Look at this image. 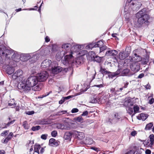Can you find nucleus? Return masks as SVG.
<instances>
[{"label":"nucleus","mask_w":154,"mask_h":154,"mask_svg":"<svg viewBox=\"0 0 154 154\" xmlns=\"http://www.w3.org/2000/svg\"><path fill=\"white\" fill-rule=\"evenodd\" d=\"M92 74L91 75V77L92 78V79H91V82L95 78V76L96 75V72L95 70H93L92 71Z\"/></svg>","instance_id":"obj_47"},{"label":"nucleus","mask_w":154,"mask_h":154,"mask_svg":"<svg viewBox=\"0 0 154 154\" xmlns=\"http://www.w3.org/2000/svg\"><path fill=\"white\" fill-rule=\"evenodd\" d=\"M95 44L96 47H99L100 48V47L104 45L103 40L98 41L97 42L95 43Z\"/></svg>","instance_id":"obj_34"},{"label":"nucleus","mask_w":154,"mask_h":154,"mask_svg":"<svg viewBox=\"0 0 154 154\" xmlns=\"http://www.w3.org/2000/svg\"><path fill=\"white\" fill-rule=\"evenodd\" d=\"M144 74L143 73H141L137 77V78L138 79H141L144 76Z\"/></svg>","instance_id":"obj_63"},{"label":"nucleus","mask_w":154,"mask_h":154,"mask_svg":"<svg viewBox=\"0 0 154 154\" xmlns=\"http://www.w3.org/2000/svg\"><path fill=\"white\" fill-rule=\"evenodd\" d=\"M154 102V98H152L150 100H149L148 103L150 104H152Z\"/></svg>","instance_id":"obj_60"},{"label":"nucleus","mask_w":154,"mask_h":154,"mask_svg":"<svg viewBox=\"0 0 154 154\" xmlns=\"http://www.w3.org/2000/svg\"><path fill=\"white\" fill-rule=\"evenodd\" d=\"M23 73V72L21 70H18L12 75V78L14 79H16L19 77L22 78Z\"/></svg>","instance_id":"obj_10"},{"label":"nucleus","mask_w":154,"mask_h":154,"mask_svg":"<svg viewBox=\"0 0 154 154\" xmlns=\"http://www.w3.org/2000/svg\"><path fill=\"white\" fill-rule=\"evenodd\" d=\"M74 120L75 121L80 122H82L83 121V119L81 116L74 119Z\"/></svg>","instance_id":"obj_39"},{"label":"nucleus","mask_w":154,"mask_h":154,"mask_svg":"<svg viewBox=\"0 0 154 154\" xmlns=\"http://www.w3.org/2000/svg\"><path fill=\"white\" fill-rule=\"evenodd\" d=\"M51 91H50L48 92H47L46 94H43L42 95H40L38 97V98H42L44 97H45L48 96L50 93H51Z\"/></svg>","instance_id":"obj_49"},{"label":"nucleus","mask_w":154,"mask_h":154,"mask_svg":"<svg viewBox=\"0 0 154 154\" xmlns=\"http://www.w3.org/2000/svg\"><path fill=\"white\" fill-rule=\"evenodd\" d=\"M121 72V69H118L116 72H111L109 71L108 74V77L109 78L112 79L113 78L119 75Z\"/></svg>","instance_id":"obj_9"},{"label":"nucleus","mask_w":154,"mask_h":154,"mask_svg":"<svg viewBox=\"0 0 154 154\" xmlns=\"http://www.w3.org/2000/svg\"><path fill=\"white\" fill-rule=\"evenodd\" d=\"M111 116V118H109L108 122L112 124H115L122 120L121 117L118 113L116 112Z\"/></svg>","instance_id":"obj_5"},{"label":"nucleus","mask_w":154,"mask_h":154,"mask_svg":"<svg viewBox=\"0 0 154 154\" xmlns=\"http://www.w3.org/2000/svg\"><path fill=\"white\" fill-rule=\"evenodd\" d=\"M131 1L130 0H128V2H126L124 10V17L128 22L130 21V18L132 17V14H131V10L130 7H128L129 3Z\"/></svg>","instance_id":"obj_3"},{"label":"nucleus","mask_w":154,"mask_h":154,"mask_svg":"<svg viewBox=\"0 0 154 154\" xmlns=\"http://www.w3.org/2000/svg\"><path fill=\"white\" fill-rule=\"evenodd\" d=\"M134 113L132 115V116H133L135 114L138 112L139 110V108L137 105H136L134 106L133 107Z\"/></svg>","instance_id":"obj_37"},{"label":"nucleus","mask_w":154,"mask_h":154,"mask_svg":"<svg viewBox=\"0 0 154 154\" xmlns=\"http://www.w3.org/2000/svg\"><path fill=\"white\" fill-rule=\"evenodd\" d=\"M10 60L9 59H5L4 61L2 57L0 56V65L2 66H8L10 63Z\"/></svg>","instance_id":"obj_17"},{"label":"nucleus","mask_w":154,"mask_h":154,"mask_svg":"<svg viewBox=\"0 0 154 154\" xmlns=\"http://www.w3.org/2000/svg\"><path fill=\"white\" fill-rule=\"evenodd\" d=\"M48 136L47 134H43L41 136V138L43 140H45L47 139Z\"/></svg>","instance_id":"obj_55"},{"label":"nucleus","mask_w":154,"mask_h":154,"mask_svg":"<svg viewBox=\"0 0 154 154\" xmlns=\"http://www.w3.org/2000/svg\"><path fill=\"white\" fill-rule=\"evenodd\" d=\"M26 81L27 85H28L26 89L28 91H29L31 90V88L35 86L38 82V77L35 76L29 77Z\"/></svg>","instance_id":"obj_2"},{"label":"nucleus","mask_w":154,"mask_h":154,"mask_svg":"<svg viewBox=\"0 0 154 154\" xmlns=\"http://www.w3.org/2000/svg\"><path fill=\"white\" fill-rule=\"evenodd\" d=\"M57 128L59 129H66V127L64 124L61 123H58L57 124Z\"/></svg>","instance_id":"obj_33"},{"label":"nucleus","mask_w":154,"mask_h":154,"mask_svg":"<svg viewBox=\"0 0 154 154\" xmlns=\"http://www.w3.org/2000/svg\"><path fill=\"white\" fill-rule=\"evenodd\" d=\"M25 113L26 114L31 115L34 114V111H26L25 112Z\"/></svg>","instance_id":"obj_54"},{"label":"nucleus","mask_w":154,"mask_h":154,"mask_svg":"<svg viewBox=\"0 0 154 154\" xmlns=\"http://www.w3.org/2000/svg\"><path fill=\"white\" fill-rule=\"evenodd\" d=\"M88 112L87 111H85L83 112L82 114L81 115L82 116H85L88 115Z\"/></svg>","instance_id":"obj_58"},{"label":"nucleus","mask_w":154,"mask_h":154,"mask_svg":"<svg viewBox=\"0 0 154 154\" xmlns=\"http://www.w3.org/2000/svg\"><path fill=\"white\" fill-rule=\"evenodd\" d=\"M5 51L6 52L5 53L4 56L6 57L5 59H9L10 60V58L11 56L10 55L14 52V51L11 49L10 50L6 48V51Z\"/></svg>","instance_id":"obj_19"},{"label":"nucleus","mask_w":154,"mask_h":154,"mask_svg":"<svg viewBox=\"0 0 154 154\" xmlns=\"http://www.w3.org/2000/svg\"><path fill=\"white\" fill-rule=\"evenodd\" d=\"M90 102L91 103H96L98 102V100H97L96 97H91Z\"/></svg>","instance_id":"obj_43"},{"label":"nucleus","mask_w":154,"mask_h":154,"mask_svg":"<svg viewBox=\"0 0 154 154\" xmlns=\"http://www.w3.org/2000/svg\"><path fill=\"white\" fill-rule=\"evenodd\" d=\"M41 148L40 145L38 144L35 143L34 145V152H39V149Z\"/></svg>","instance_id":"obj_38"},{"label":"nucleus","mask_w":154,"mask_h":154,"mask_svg":"<svg viewBox=\"0 0 154 154\" xmlns=\"http://www.w3.org/2000/svg\"><path fill=\"white\" fill-rule=\"evenodd\" d=\"M41 87L39 85H37L33 88V90L35 91H39L41 90Z\"/></svg>","instance_id":"obj_50"},{"label":"nucleus","mask_w":154,"mask_h":154,"mask_svg":"<svg viewBox=\"0 0 154 154\" xmlns=\"http://www.w3.org/2000/svg\"><path fill=\"white\" fill-rule=\"evenodd\" d=\"M128 84L129 83L128 82H127L125 84V85L123 87L119 88V91H120V92H122V91L123 90L124 88H127L128 87Z\"/></svg>","instance_id":"obj_48"},{"label":"nucleus","mask_w":154,"mask_h":154,"mask_svg":"<svg viewBox=\"0 0 154 154\" xmlns=\"http://www.w3.org/2000/svg\"><path fill=\"white\" fill-rule=\"evenodd\" d=\"M41 128L40 126L37 125L35 126H33L31 128V130L33 131L39 130Z\"/></svg>","instance_id":"obj_46"},{"label":"nucleus","mask_w":154,"mask_h":154,"mask_svg":"<svg viewBox=\"0 0 154 154\" xmlns=\"http://www.w3.org/2000/svg\"><path fill=\"white\" fill-rule=\"evenodd\" d=\"M131 100L130 99H128L126 101H125V102L127 103H128V105L129 106H132L133 104H132V103L131 102Z\"/></svg>","instance_id":"obj_56"},{"label":"nucleus","mask_w":154,"mask_h":154,"mask_svg":"<svg viewBox=\"0 0 154 154\" xmlns=\"http://www.w3.org/2000/svg\"><path fill=\"white\" fill-rule=\"evenodd\" d=\"M80 46L79 45H74L72 47L71 49V51L74 52H78L80 50Z\"/></svg>","instance_id":"obj_21"},{"label":"nucleus","mask_w":154,"mask_h":154,"mask_svg":"<svg viewBox=\"0 0 154 154\" xmlns=\"http://www.w3.org/2000/svg\"><path fill=\"white\" fill-rule=\"evenodd\" d=\"M110 92L112 93H113L115 95L116 89L115 88H112L110 89Z\"/></svg>","instance_id":"obj_62"},{"label":"nucleus","mask_w":154,"mask_h":154,"mask_svg":"<svg viewBox=\"0 0 154 154\" xmlns=\"http://www.w3.org/2000/svg\"><path fill=\"white\" fill-rule=\"evenodd\" d=\"M127 111L128 114H129L130 115H131V116L132 117L133 116H132V115L134 113L133 109V108L128 107V108Z\"/></svg>","instance_id":"obj_45"},{"label":"nucleus","mask_w":154,"mask_h":154,"mask_svg":"<svg viewBox=\"0 0 154 154\" xmlns=\"http://www.w3.org/2000/svg\"><path fill=\"white\" fill-rule=\"evenodd\" d=\"M147 12L146 8H143L138 12L136 15V17L138 19L137 26L139 27L142 26L143 24L148 25V20L149 16L146 14Z\"/></svg>","instance_id":"obj_1"},{"label":"nucleus","mask_w":154,"mask_h":154,"mask_svg":"<svg viewBox=\"0 0 154 154\" xmlns=\"http://www.w3.org/2000/svg\"><path fill=\"white\" fill-rule=\"evenodd\" d=\"M23 128L26 130H28L29 128V125L28 124L27 121H25L23 122Z\"/></svg>","instance_id":"obj_36"},{"label":"nucleus","mask_w":154,"mask_h":154,"mask_svg":"<svg viewBox=\"0 0 154 154\" xmlns=\"http://www.w3.org/2000/svg\"><path fill=\"white\" fill-rule=\"evenodd\" d=\"M15 121V120L14 119L12 121L8 122L7 124L4 123L3 125V127H2V128H7L10 125L13 124Z\"/></svg>","instance_id":"obj_31"},{"label":"nucleus","mask_w":154,"mask_h":154,"mask_svg":"<svg viewBox=\"0 0 154 154\" xmlns=\"http://www.w3.org/2000/svg\"><path fill=\"white\" fill-rule=\"evenodd\" d=\"M145 153L146 154H150L151 153V151L150 150L147 149L146 150Z\"/></svg>","instance_id":"obj_64"},{"label":"nucleus","mask_w":154,"mask_h":154,"mask_svg":"<svg viewBox=\"0 0 154 154\" xmlns=\"http://www.w3.org/2000/svg\"><path fill=\"white\" fill-rule=\"evenodd\" d=\"M148 115L147 114L142 113L140 114L137 117L138 120L145 121L148 118Z\"/></svg>","instance_id":"obj_20"},{"label":"nucleus","mask_w":154,"mask_h":154,"mask_svg":"<svg viewBox=\"0 0 154 154\" xmlns=\"http://www.w3.org/2000/svg\"><path fill=\"white\" fill-rule=\"evenodd\" d=\"M39 58L38 54H36L33 55L31 58L30 57L29 61L31 62V63H34Z\"/></svg>","instance_id":"obj_23"},{"label":"nucleus","mask_w":154,"mask_h":154,"mask_svg":"<svg viewBox=\"0 0 154 154\" xmlns=\"http://www.w3.org/2000/svg\"><path fill=\"white\" fill-rule=\"evenodd\" d=\"M74 135H75V137L79 140H82L85 137V134L84 133L73 131Z\"/></svg>","instance_id":"obj_11"},{"label":"nucleus","mask_w":154,"mask_h":154,"mask_svg":"<svg viewBox=\"0 0 154 154\" xmlns=\"http://www.w3.org/2000/svg\"><path fill=\"white\" fill-rule=\"evenodd\" d=\"M107 47L106 46L104 45H103V46H102L100 47V52H101L105 50L107 48Z\"/></svg>","instance_id":"obj_53"},{"label":"nucleus","mask_w":154,"mask_h":154,"mask_svg":"<svg viewBox=\"0 0 154 154\" xmlns=\"http://www.w3.org/2000/svg\"><path fill=\"white\" fill-rule=\"evenodd\" d=\"M121 75L122 76H130L129 72L130 70L129 69H126L122 70V69H121Z\"/></svg>","instance_id":"obj_25"},{"label":"nucleus","mask_w":154,"mask_h":154,"mask_svg":"<svg viewBox=\"0 0 154 154\" xmlns=\"http://www.w3.org/2000/svg\"><path fill=\"white\" fill-rule=\"evenodd\" d=\"M34 143V141L33 140H32V141H29L28 142H27V143L26 144V146L27 147H28L29 146L32 145H32Z\"/></svg>","instance_id":"obj_51"},{"label":"nucleus","mask_w":154,"mask_h":154,"mask_svg":"<svg viewBox=\"0 0 154 154\" xmlns=\"http://www.w3.org/2000/svg\"><path fill=\"white\" fill-rule=\"evenodd\" d=\"M99 71L101 73L103 74V75H108L109 72L107 71L106 69L103 68L102 67H100Z\"/></svg>","instance_id":"obj_32"},{"label":"nucleus","mask_w":154,"mask_h":154,"mask_svg":"<svg viewBox=\"0 0 154 154\" xmlns=\"http://www.w3.org/2000/svg\"><path fill=\"white\" fill-rule=\"evenodd\" d=\"M48 75L46 71H42L37 74L38 80L39 82H43L48 78Z\"/></svg>","instance_id":"obj_6"},{"label":"nucleus","mask_w":154,"mask_h":154,"mask_svg":"<svg viewBox=\"0 0 154 154\" xmlns=\"http://www.w3.org/2000/svg\"><path fill=\"white\" fill-rule=\"evenodd\" d=\"M95 87H96L98 88H102L103 87V83L102 84H101L100 85H94Z\"/></svg>","instance_id":"obj_59"},{"label":"nucleus","mask_w":154,"mask_h":154,"mask_svg":"<svg viewBox=\"0 0 154 154\" xmlns=\"http://www.w3.org/2000/svg\"><path fill=\"white\" fill-rule=\"evenodd\" d=\"M149 55H146L145 58L143 59V61L144 64H146L148 63L149 60Z\"/></svg>","instance_id":"obj_42"},{"label":"nucleus","mask_w":154,"mask_h":154,"mask_svg":"<svg viewBox=\"0 0 154 154\" xmlns=\"http://www.w3.org/2000/svg\"><path fill=\"white\" fill-rule=\"evenodd\" d=\"M41 66L42 68H46L48 70H51L52 68L51 61L47 59L45 60L41 63Z\"/></svg>","instance_id":"obj_7"},{"label":"nucleus","mask_w":154,"mask_h":154,"mask_svg":"<svg viewBox=\"0 0 154 154\" xmlns=\"http://www.w3.org/2000/svg\"><path fill=\"white\" fill-rule=\"evenodd\" d=\"M73 57L72 54L67 55L65 56L64 59L62 60L63 63L66 66L69 64H72L73 63Z\"/></svg>","instance_id":"obj_4"},{"label":"nucleus","mask_w":154,"mask_h":154,"mask_svg":"<svg viewBox=\"0 0 154 154\" xmlns=\"http://www.w3.org/2000/svg\"><path fill=\"white\" fill-rule=\"evenodd\" d=\"M52 72L55 74H57L63 70V68L60 66H54L51 69Z\"/></svg>","instance_id":"obj_14"},{"label":"nucleus","mask_w":154,"mask_h":154,"mask_svg":"<svg viewBox=\"0 0 154 154\" xmlns=\"http://www.w3.org/2000/svg\"><path fill=\"white\" fill-rule=\"evenodd\" d=\"M153 126V123L152 122H150L147 124L145 128V130L146 131L149 130H151L152 127Z\"/></svg>","instance_id":"obj_35"},{"label":"nucleus","mask_w":154,"mask_h":154,"mask_svg":"<svg viewBox=\"0 0 154 154\" xmlns=\"http://www.w3.org/2000/svg\"><path fill=\"white\" fill-rule=\"evenodd\" d=\"M12 59L16 62H18L20 59V55H19L17 53H14L11 57Z\"/></svg>","instance_id":"obj_24"},{"label":"nucleus","mask_w":154,"mask_h":154,"mask_svg":"<svg viewBox=\"0 0 154 154\" xmlns=\"http://www.w3.org/2000/svg\"><path fill=\"white\" fill-rule=\"evenodd\" d=\"M28 86V85H27V81L24 80L19 82L17 87L19 89H23V91L25 93H28L29 91L26 90Z\"/></svg>","instance_id":"obj_8"},{"label":"nucleus","mask_w":154,"mask_h":154,"mask_svg":"<svg viewBox=\"0 0 154 154\" xmlns=\"http://www.w3.org/2000/svg\"><path fill=\"white\" fill-rule=\"evenodd\" d=\"M74 135L73 131L66 132L64 134L63 138L65 140H71L72 135Z\"/></svg>","instance_id":"obj_12"},{"label":"nucleus","mask_w":154,"mask_h":154,"mask_svg":"<svg viewBox=\"0 0 154 154\" xmlns=\"http://www.w3.org/2000/svg\"><path fill=\"white\" fill-rule=\"evenodd\" d=\"M150 139V143L149 144V146L151 147L154 144V135L153 134H151L149 136Z\"/></svg>","instance_id":"obj_29"},{"label":"nucleus","mask_w":154,"mask_h":154,"mask_svg":"<svg viewBox=\"0 0 154 154\" xmlns=\"http://www.w3.org/2000/svg\"><path fill=\"white\" fill-rule=\"evenodd\" d=\"M11 138H12L8 135L5 139L2 140V141L3 143H7Z\"/></svg>","instance_id":"obj_40"},{"label":"nucleus","mask_w":154,"mask_h":154,"mask_svg":"<svg viewBox=\"0 0 154 154\" xmlns=\"http://www.w3.org/2000/svg\"><path fill=\"white\" fill-rule=\"evenodd\" d=\"M49 144L51 146H57L58 145V142L55 139L51 138L49 141Z\"/></svg>","instance_id":"obj_22"},{"label":"nucleus","mask_w":154,"mask_h":154,"mask_svg":"<svg viewBox=\"0 0 154 154\" xmlns=\"http://www.w3.org/2000/svg\"><path fill=\"white\" fill-rule=\"evenodd\" d=\"M67 112L66 111L63 110L57 112L55 115L56 116H61L63 114H65Z\"/></svg>","instance_id":"obj_44"},{"label":"nucleus","mask_w":154,"mask_h":154,"mask_svg":"<svg viewBox=\"0 0 154 154\" xmlns=\"http://www.w3.org/2000/svg\"><path fill=\"white\" fill-rule=\"evenodd\" d=\"M6 47L3 45H0V56H4Z\"/></svg>","instance_id":"obj_26"},{"label":"nucleus","mask_w":154,"mask_h":154,"mask_svg":"<svg viewBox=\"0 0 154 154\" xmlns=\"http://www.w3.org/2000/svg\"><path fill=\"white\" fill-rule=\"evenodd\" d=\"M118 52L114 50H112L107 51L105 55L107 56H112L114 57L115 58H116V57L115 56H116Z\"/></svg>","instance_id":"obj_13"},{"label":"nucleus","mask_w":154,"mask_h":154,"mask_svg":"<svg viewBox=\"0 0 154 154\" xmlns=\"http://www.w3.org/2000/svg\"><path fill=\"white\" fill-rule=\"evenodd\" d=\"M14 69L12 66L8 67L7 68V72L9 75L11 74L14 72Z\"/></svg>","instance_id":"obj_30"},{"label":"nucleus","mask_w":154,"mask_h":154,"mask_svg":"<svg viewBox=\"0 0 154 154\" xmlns=\"http://www.w3.org/2000/svg\"><path fill=\"white\" fill-rule=\"evenodd\" d=\"M93 57L94 58V60L98 63H100L101 61L102 58L100 57L96 56L95 57L93 56Z\"/></svg>","instance_id":"obj_41"},{"label":"nucleus","mask_w":154,"mask_h":154,"mask_svg":"<svg viewBox=\"0 0 154 154\" xmlns=\"http://www.w3.org/2000/svg\"><path fill=\"white\" fill-rule=\"evenodd\" d=\"M57 132L56 131H54L51 132V135L52 137H55L57 135Z\"/></svg>","instance_id":"obj_52"},{"label":"nucleus","mask_w":154,"mask_h":154,"mask_svg":"<svg viewBox=\"0 0 154 154\" xmlns=\"http://www.w3.org/2000/svg\"><path fill=\"white\" fill-rule=\"evenodd\" d=\"M129 56L128 54L126 52H121L119 54V58L121 60H124Z\"/></svg>","instance_id":"obj_18"},{"label":"nucleus","mask_w":154,"mask_h":154,"mask_svg":"<svg viewBox=\"0 0 154 154\" xmlns=\"http://www.w3.org/2000/svg\"><path fill=\"white\" fill-rule=\"evenodd\" d=\"M30 56L29 54H23L20 55V60L25 62L30 59Z\"/></svg>","instance_id":"obj_15"},{"label":"nucleus","mask_w":154,"mask_h":154,"mask_svg":"<svg viewBox=\"0 0 154 154\" xmlns=\"http://www.w3.org/2000/svg\"><path fill=\"white\" fill-rule=\"evenodd\" d=\"M145 88L146 89H150L151 87L150 85H149L148 83L145 86Z\"/></svg>","instance_id":"obj_61"},{"label":"nucleus","mask_w":154,"mask_h":154,"mask_svg":"<svg viewBox=\"0 0 154 154\" xmlns=\"http://www.w3.org/2000/svg\"><path fill=\"white\" fill-rule=\"evenodd\" d=\"M130 67L131 70L135 72H138L140 69V65L136 63H132Z\"/></svg>","instance_id":"obj_16"},{"label":"nucleus","mask_w":154,"mask_h":154,"mask_svg":"<svg viewBox=\"0 0 154 154\" xmlns=\"http://www.w3.org/2000/svg\"><path fill=\"white\" fill-rule=\"evenodd\" d=\"M94 47L96 48L95 44V42H92L90 43L88 45L86 46V49H91Z\"/></svg>","instance_id":"obj_28"},{"label":"nucleus","mask_w":154,"mask_h":154,"mask_svg":"<svg viewBox=\"0 0 154 154\" xmlns=\"http://www.w3.org/2000/svg\"><path fill=\"white\" fill-rule=\"evenodd\" d=\"M71 45L69 43H66L62 45V48L66 50H69L71 47Z\"/></svg>","instance_id":"obj_27"},{"label":"nucleus","mask_w":154,"mask_h":154,"mask_svg":"<svg viewBox=\"0 0 154 154\" xmlns=\"http://www.w3.org/2000/svg\"><path fill=\"white\" fill-rule=\"evenodd\" d=\"M79 111V109L76 108H73L71 110L72 113H76Z\"/></svg>","instance_id":"obj_57"}]
</instances>
